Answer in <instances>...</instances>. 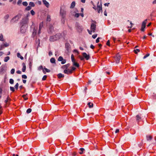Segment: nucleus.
Segmentation results:
<instances>
[{
	"instance_id": "nucleus-1",
	"label": "nucleus",
	"mask_w": 156,
	"mask_h": 156,
	"mask_svg": "<svg viewBox=\"0 0 156 156\" xmlns=\"http://www.w3.org/2000/svg\"><path fill=\"white\" fill-rule=\"evenodd\" d=\"M61 36V35L60 33H57L55 35L50 37L49 40L51 41H54L59 39Z\"/></svg>"
},
{
	"instance_id": "nucleus-2",
	"label": "nucleus",
	"mask_w": 156,
	"mask_h": 156,
	"mask_svg": "<svg viewBox=\"0 0 156 156\" xmlns=\"http://www.w3.org/2000/svg\"><path fill=\"white\" fill-rule=\"evenodd\" d=\"M29 22V19L27 17H26L22 19L21 24L22 26H28L27 24Z\"/></svg>"
},
{
	"instance_id": "nucleus-3",
	"label": "nucleus",
	"mask_w": 156,
	"mask_h": 156,
	"mask_svg": "<svg viewBox=\"0 0 156 156\" xmlns=\"http://www.w3.org/2000/svg\"><path fill=\"white\" fill-rule=\"evenodd\" d=\"M71 69H65L64 70V73L68 75L71 74L73 73V71L75 70L76 68L74 67H71Z\"/></svg>"
},
{
	"instance_id": "nucleus-4",
	"label": "nucleus",
	"mask_w": 156,
	"mask_h": 156,
	"mask_svg": "<svg viewBox=\"0 0 156 156\" xmlns=\"http://www.w3.org/2000/svg\"><path fill=\"white\" fill-rule=\"evenodd\" d=\"M92 22H93L94 23H92L91 24L90 26V29L92 30L94 32H95V31L96 30V22L93 20H92Z\"/></svg>"
},
{
	"instance_id": "nucleus-5",
	"label": "nucleus",
	"mask_w": 156,
	"mask_h": 156,
	"mask_svg": "<svg viewBox=\"0 0 156 156\" xmlns=\"http://www.w3.org/2000/svg\"><path fill=\"white\" fill-rule=\"evenodd\" d=\"M6 70V66L5 65H2L0 67V74H3L4 72Z\"/></svg>"
},
{
	"instance_id": "nucleus-6",
	"label": "nucleus",
	"mask_w": 156,
	"mask_h": 156,
	"mask_svg": "<svg viewBox=\"0 0 156 156\" xmlns=\"http://www.w3.org/2000/svg\"><path fill=\"white\" fill-rule=\"evenodd\" d=\"M28 26H21L20 27V32L21 33L24 34L26 32L27 28Z\"/></svg>"
},
{
	"instance_id": "nucleus-7",
	"label": "nucleus",
	"mask_w": 156,
	"mask_h": 156,
	"mask_svg": "<svg viewBox=\"0 0 156 156\" xmlns=\"http://www.w3.org/2000/svg\"><path fill=\"white\" fill-rule=\"evenodd\" d=\"M147 20L146 19L143 22L141 29V31H144V29L146 27V25L147 22Z\"/></svg>"
},
{
	"instance_id": "nucleus-8",
	"label": "nucleus",
	"mask_w": 156,
	"mask_h": 156,
	"mask_svg": "<svg viewBox=\"0 0 156 156\" xmlns=\"http://www.w3.org/2000/svg\"><path fill=\"white\" fill-rule=\"evenodd\" d=\"M83 56L87 60H88L90 58V56L89 54H87L85 52H83L82 54Z\"/></svg>"
},
{
	"instance_id": "nucleus-9",
	"label": "nucleus",
	"mask_w": 156,
	"mask_h": 156,
	"mask_svg": "<svg viewBox=\"0 0 156 156\" xmlns=\"http://www.w3.org/2000/svg\"><path fill=\"white\" fill-rule=\"evenodd\" d=\"M54 27L51 25H50L49 28L48 30V32L49 34H52L54 32Z\"/></svg>"
},
{
	"instance_id": "nucleus-10",
	"label": "nucleus",
	"mask_w": 156,
	"mask_h": 156,
	"mask_svg": "<svg viewBox=\"0 0 156 156\" xmlns=\"http://www.w3.org/2000/svg\"><path fill=\"white\" fill-rule=\"evenodd\" d=\"M120 56L118 54L117 55L116 57L115 58V60L116 61V63L117 64L119 63V61L120 59Z\"/></svg>"
},
{
	"instance_id": "nucleus-11",
	"label": "nucleus",
	"mask_w": 156,
	"mask_h": 156,
	"mask_svg": "<svg viewBox=\"0 0 156 156\" xmlns=\"http://www.w3.org/2000/svg\"><path fill=\"white\" fill-rule=\"evenodd\" d=\"M60 14L62 16V18L65 17V15L66 14V12L63 10L61 9L60 10Z\"/></svg>"
},
{
	"instance_id": "nucleus-12",
	"label": "nucleus",
	"mask_w": 156,
	"mask_h": 156,
	"mask_svg": "<svg viewBox=\"0 0 156 156\" xmlns=\"http://www.w3.org/2000/svg\"><path fill=\"white\" fill-rule=\"evenodd\" d=\"M42 2L44 4L47 8L49 7L50 4L46 0H42Z\"/></svg>"
},
{
	"instance_id": "nucleus-13",
	"label": "nucleus",
	"mask_w": 156,
	"mask_h": 156,
	"mask_svg": "<svg viewBox=\"0 0 156 156\" xmlns=\"http://www.w3.org/2000/svg\"><path fill=\"white\" fill-rule=\"evenodd\" d=\"M70 65V64L68 63V64H66L65 65L63 66L62 67V68L63 69H67L68 68L69 66Z\"/></svg>"
},
{
	"instance_id": "nucleus-14",
	"label": "nucleus",
	"mask_w": 156,
	"mask_h": 156,
	"mask_svg": "<svg viewBox=\"0 0 156 156\" xmlns=\"http://www.w3.org/2000/svg\"><path fill=\"white\" fill-rule=\"evenodd\" d=\"M97 10L98 11V12L99 13H100V11H102V5L101 4H100L99 5H98L97 6Z\"/></svg>"
},
{
	"instance_id": "nucleus-15",
	"label": "nucleus",
	"mask_w": 156,
	"mask_h": 156,
	"mask_svg": "<svg viewBox=\"0 0 156 156\" xmlns=\"http://www.w3.org/2000/svg\"><path fill=\"white\" fill-rule=\"evenodd\" d=\"M141 119V117L140 115H138L136 116V119L137 122H138Z\"/></svg>"
},
{
	"instance_id": "nucleus-16",
	"label": "nucleus",
	"mask_w": 156,
	"mask_h": 156,
	"mask_svg": "<svg viewBox=\"0 0 156 156\" xmlns=\"http://www.w3.org/2000/svg\"><path fill=\"white\" fill-rule=\"evenodd\" d=\"M22 66L23 67L22 69V71L24 72L25 71L26 69V66L25 64L24 63H22Z\"/></svg>"
},
{
	"instance_id": "nucleus-17",
	"label": "nucleus",
	"mask_w": 156,
	"mask_h": 156,
	"mask_svg": "<svg viewBox=\"0 0 156 156\" xmlns=\"http://www.w3.org/2000/svg\"><path fill=\"white\" fill-rule=\"evenodd\" d=\"M65 48L67 50H68L70 48V45L69 43H66L65 44Z\"/></svg>"
},
{
	"instance_id": "nucleus-18",
	"label": "nucleus",
	"mask_w": 156,
	"mask_h": 156,
	"mask_svg": "<svg viewBox=\"0 0 156 156\" xmlns=\"http://www.w3.org/2000/svg\"><path fill=\"white\" fill-rule=\"evenodd\" d=\"M77 30L79 32H81L83 29V28L82 27L78 26L77 27Z\"/></svg>"
},
{
	"instance_id": "nucleus-19",
	"label": "nucleus",
	"mask_w": 156,
	"mask_h": 156,
	"mask_svg": "<svg viewBox=\"0 0 156 156\" xmlns=\"http://www.w3.org/2000/svg\"><path fill=\"white\" fill-rule=\"evenodd\" d=\"M59 79H60L61 78H63L64 77V75L62 74L61 73H59L57 75Z\"/></svg>"
},
{
	"instance_id": "nucleus-20",
	"label": "nucleus",
	"mask_w": 156,
	"mask_h": 156,
	"mask_svg": "<svg viewBox=\"0 0 156 156\" xmlns=\"http://www.w3.org/2000/svg\"><path fill=\"white\" fill-rule=\"evenodd\" d=\"M75 6V2L73 1L71 4L70 8H73Z\"/></svg>"
},
{
	"instance_id": "nucleus-21",
	"label": "nucleus",
	"mask_w": 156,
	"mask_h": 156,
	"mask_svg": "<svg viewBox=\"0 0 156 156\" xmlns=\"http://www.w3.org/2000/svg\"><path fill=\"white\" fill-rule=\"evenodd\" d=\"M50 62L52 63L55 64V59L54 58H51L50 59Z\"/></svg>"
},
{
	"instance_id": "nucleus-22",
	"label": "nucleus",
	"mask_w": 156,
	"mask_h": 156,
	"mask_svg": "<svg viewBox=\"0 0 156 156\" xmlns=\"http://www.w3.org/2000/svg\"><path fill=\"white\" fill-rule=\"evenodd\" d=\"M38 69L39 70H40L41 69H42L44 73V74H45L46 73V72L44 71V69H43V66H40L38 68Z\"/></svg>"
},
{
	"instance_id": "nucleus-23",
	"label": "nucleus",
	"mask_w": 156,
	"mask_h": 156,
	"mask_svg": "<svg viewBox=\"0 0 156 156\" xmlns=\"http://www.w3.org/2000/svg\"><path fill=\"white\" fill-rule=\"evenodd\" d=\"M73 65L74 66H75L76 67H79V64L75 62V61H74V62H73Z\"/></svg>"
},
{
	"instance_id": "nucleus-24",
	"label": "nucleus",
	"mask_w": 156,
	"mask_h": 156,
	"mask_svg": "<svg viewBox=\"0 0 156 156\" xmlns=\"http://www.w3.org/2000/svg\"><path fill=\"white\" fill-rule=\"evenodd\" d=\"M17 55L18 58H20L21 59L23 60V56H21L19 53H17Z\"/></svg>"
},
{
	"instance_id": "nucleus-25",
	"label": "nucleus",
	"mask_w": 156,
	"mask_h": 156,
	"mask_svg": "<svg viewBox=\"0 0 156 156\" xmlns=\"http://www.w3.org/2000/svg\"><path fill=\"white\" fill-rule=\"evenodd\" d=\"M152 137L151 136H147L146 139L147 140H151L152 139Z\"/></svg>"
},
{
	"instance_id": "nucleus-26",
	"label": "nucleus",
	"mask_w": 156,
	"mask_h": 156,
	"mask_svg": "<svg viewBox=\"0 0 156 156\" xmlns=\"http://www.w3.org/2000/svg\"><path fill=\"white\" fill-rule=\"evenodd\" d=\"M87 105H88L89 107V108H92L93 106V103H91V102H89L87 104Z\"/></svg>"
},
{
	"instance_id": "nucleus-27",
	"label": "nucleus",
	"mask_w": 156,
	"mask_h": 156,
	"mask_svg": "<svg viewBox=\"0 0 156 156\" xmlns=\"http://www.w3.org/2000/svg\"><path fill=\"white\" fill-rule=\"evenodd\" d=\"M43 22H42L40 23V25H39V30H41V29L43 27Z\"/></svg>"
},
{
	"instance_id": "nucleus-28",
	"label": "nucleus",
	"mask_w": 156,
	"mask_h": 156,
	"mask_svg": "<svg viewBox=\"0 0 156 156\" xmlns=\"http://www.w3.org/2000/svg\"><path fill=\"white\" fill-rule=\"evenodd\" d=\"M9 59V56H7L5 58L4 61L5 62H7Z\"/></svg>"
},
{
	"instance_id": "nucleus-29",
	"label": "nucleus",
	"mask_w": 156,
	"mask_h": 156,
	"mask_svg": "<svg viewBox=\"0 0 156 156\" xmlns=\"http://www.w3.org/2000/svg\"><path fill=\"white\" fill-rule=\"evenodd\" d=\"M29 5L31 7H34L35 6L34 3L33 2H30L29 3Z\"/></svg>"
},
{
	"instance_id": "nucleus-30",
	"label": "nucleus",
	"mask_w": 156,
	"mask_h": 156,
	"mask_svg": "<svg viewBox=\"0 0 156 156\" xmlns=\"http://www.w3.org/2000/svg\"><path fill=\"white\" fill-rule=\"evenodd\" d=\"M4 40V38L2 34H0V41H3Z\"/></svg>"
},
{
	"instance_id": "nucleus-31",
	"label": "nucleus",
	"mask_w": 156,
	"mask_h": 156,
	"mask_svg": "<svg viewBox=\"0 0 156 156\" xmlns=\"http://www.w3.org/2000/svg\"><path fill=\"white\" fill-rule=\"evenodd\" d=\"M71 58L72 62L75 61V60L74 58V55L73 54H72L71 55Z\"/></svg>"
},
{
	"instance_id": "nucleus-32",
	"label": "nucleus",
	"mask_w": 156,
	"mask_h": 156,
	"mask_svg": "<svg viewBox=\"0 0 156 156\" xmlns=\"http://www.w3.org/2000/svg\"><path fill=\"white\" fill-rule=\"evenodd\" d=\"M47 20V21H48L49 22L51 21V16L50 15H48Z\"/></svg>"
},
{
	"instance_id": "nucleus-33",
	"label": "nucleus",
	"mask_w": 156,
	"mask_h": 156,
	"mask_svg": "<svg viewBox=\"0 0 156 156\" xmlns=\"http://www.w3.org/2000/svg\"><path fill=\"white\" fill-rule=\"evenodd\" d=\"M131 79H132V80H134V79L136 80H137V76H136L135 75H134L133 76H131Z\"/></svg>"
},
{
	"instance_id": "nucleus-34",
	"label": "nucleus",
	"mask_w": 156,
	"mask_h": 156,
	"mask_svg": "<svg viewBox=\"0 0 156 156\" xmlns=\"http://www.w3.org/2000/svg\"><path fill=\"white\" fill-rule=\"evenodd\" d=\"M63 58L62 56H59L58 58V61H61L62 60H63Z\"/></svg>"
},
{
	"instance_id": "nucleus-35",
	"label": "nucleus",
	"mask_w": 156,
	"mask_h": 156,
	"mask_svg": "<svg viewBox=\"0 0 156 156\" xmlns=\"http://www.w3.org/2000/svg\"><path fill=\"white\" fill-rule=\"evenodd\" d=\"M9 17V14H7L5 15L4 17V19L5 20L8 19Z\"/></svg>"
},
{
	"instance_id": "nucleus-36",
	"label": "nucleus",
	"mask_w": 156,
	"mask_h": 156,
	"mask_svg": "<svg viewBox=\"0 0 156 156\" xmlns=\"http://www.w3.org/2000/svg\"><path fill=\"white\" fill-rule=\"evenodd\" d=\"M14 81L12 79H10L9 80V83L11 84H13L14 83Z\"/></svg>"
},
{
	"instance_id": "nucleus-37",
	"label": "nucleus",
	"mask_w": 156,
	"mask_h": 156,
	"mask_svg": "<svg viewBox=\"0 0 156 156\" xmlns=\"http://www.w3.org/2000/svg\"><path fill=\"white\" fill-rule=\"evenodd\" d=\"M22 4L24 6H27L28 5V3L27 2H23Z\"/></svg>"
},
{
	"instance_id": "nucleus-38",
	"label": "nucleus",
	"mask_w": 156,
	"mask_h": 156,
	"mask_svg": "<svg viewBox=\"0 0 156 156\" xmlns=\"http://www.w3.org/2000/svg\"><path fill=\"white\" fill-rule=\"evenodd\" d=\"M31 9V7L30 6H28L25 9H26V10H27L29 11V10H30Z\"/></svg>"
},
{
	"instance_id": "nucleus-39",
	"label": "nucleus",
	"mask_w": 156,
	"mask_h": 156,
	"mask_svg": "<svg viewBox=\"0 0 156 156\" xmlns=\"http://www.w3.org/2000/svg\"><path fill=\"white\" fill-rule=\"evenodd\" d=\"M10 90L13 92H14L15 91V88L13 87H10Z\"/></svg>"
},
{
	"instance_id": "nucleus-40",
	"label": "nucleus",
	"mask_w": 156,
	"mask_h": 156,
	"mask_svg": "<svg viewBox=\"0 0 156 156\" xmlns=\"http://www.w3.org/2000/svg\"><path fill=\"white\" fill-rule=\"evenodd\" d=\"M31 109L29 108L27 110L26 112L27 113H29L31 112Z\"/></svg>"
},
{
	"instance_id": "nucleus-41",
	"label": "nucleus",
	"mask_w": 156,
	"mask_h": 156,
	"mask_svg": "<svg viewBox=\"0 0 156 156\" xmlns=\"http://www.w3.org/2000/svg\"><path fill=\"white\" fill-rule=\"evenodd\" d=\"M27 95V94H24V95H22V97H23V98H24V100H27L28 99V98H25V96H26V95Z\"/></svg>"
},
{
	"instance_id": "nucleus-42",
	"label": "nucleus",
	"mask_w": 156,
	"mask_h": 156,
	"mask_svg": "<svg viewBox=\"0 0 156 156\" xmlns=\"http://www.w3.org/2000/svg\"><path fill=\"white\" fill-rule=\"evenodd\" d=\"M18 86H19V83H17L14 86L16 90H17L18 89Z\"/></svg>"
},
{
	"instance_id": "nucleus-43",
	"label": "nucleus",
	"mask_w": 156,
	"mask_h": 156,
	"mask_svg": "<svg viewBox=\"0 0 156 156\" xmlns=\"http://www.w3.org/2000/svg\"><path fill=\"white\" fill-rule=\"evenodd\" d=\"M80 150L81 151V152H80V154H82L83 151L84 150V149L83 148H81L80 149Z\"/></svg>"
},
{
	"instance_id": "nucleus-44",
	"label": "nucleus",
	"mask_w": 156,
	"mask_h": 156,
	"mask_svg": "<svg viewBox=\"0 0 156 156\" xmlns=\"http://www.w3.org/2000/svg\"><path fill=\"white\" fill-rule=\"evenodd\" d=\"M15 70L14 69H12L11 70V73L13 74L14 73Z\"/></svg>"
},
{
	"instance_id": "nucleus-45",
	"label": "nucleus",
	"mask_w": 156,
	"mask_h": 156,
	"mask_svg": "<svg viewBox=\"0 0 156 156\" xmlns=\"http://www.w3.org/2000/svg\"><path fill=\"white\" fill-rule=\"evenodd\" d=\"M22 77L23 79H26L27 78V76L25 75H23L22 76Z\"/></svg>"
},
{
	"instance_id": "nucleus-46",
	"label": "nucleus",
	"mask_w": 156,
	"mask_h": 156,
	"mask_svg": "<svg viewBox=\"0 0 156 156\" xmlns=\"http://www.w3.org/2000/svg\"><path fill=\"white\" fill-rule=\"evenodd\" d=\"M30 13L32 16L34 15L35 14V12L33 10H31Z\"/></svg>"
},
{
	"instance_id": "nucleus-47",
	"label": "nucleus",
	"mask_w": 156,
	"mask_h": 156,
	"mask_svg": "<svg viewBox=\"0 0 156 156\" xmlns=\"http://www.w3.org/2000/svg\"><path fill=\"white\" fill-rule=\"evenodd\" d=\"M47 76L46 75H44L43 76V77L42 78V80H45L47 78Z\"/></svg>"
},
{
	"instance_id": "nucleus-48",
	"label": "nucleus",
	"mask_w": 156,
	"mask_h": 156,
	"mask_svg": "<svg viewBox=\"0 0 156 156\" xmlns=\"http://www.w3.org/2000/svg\"><path fill=\"white\" fill-rule=\"evenodd\" d=\"M61 61V64H63L66 63V59H63V60H62Z\"/></svg>"
},
{
	"instance_id": "nucleus-49",
	"label": "nucleus",
	"mask_w": 156,
	"mask_h": 156,
	"mask_svg": "<svg viewBox=\"0 0 156 156\" xmlns=\"http://www.w3.org/2000/svg\"><path fill=\"white\" fill-rule=\"evenodd\" d=\"M150 55V54H149V53H148L147 54L145 55L144 57H143V59H145L147 57H148V56H149Z\"/></svg>"
},
{
	"instance_id": "nucleus-50",
	"label": "nucleus",
	"mask_w": 156,
	"mask_h": 156,
	"mask_svg": "<svg viewBox=\"0 0 156 156\" xmlns=\"http://www.w3.org/2000/svg\"><path fill=\"white\" fill-rule=\"evenodd\" d=\"M87 87H85L84 88V91H83V92H84V94H85L87 92Z\"/></svg>"
},
{
	"instance_id": "nucleus-51",
	"label": "nucleus",
	"mask_w": 156,
	"mask_h": 156,
	"mask_svg": "<svg viewBox=\"0 0 156 156\" xmlns=\"http://www.w3.org/2000/svg\"><path fill=\"white\" fill-rule=\"evenodd\" d=\"M4 48V45L3 44L1 45L0 46V50H2Z\"/></svg>"
},
{
	"instance_id": "nucleus-52",
	"label": "nucleus",
	"mask_w": 156,
	"mask_h": 156,
	"mask_svg": "<svg viewBox=\"0 0 156 156\" xmlns=\"http://www.w3.org/2000/svg\"><path fill=\"white\" fill-rule=\"evenodd\" d=\"M153 98L154 99H156V94L154 93H153V94L152 95Z\"/></svg>"
},
{
	"instance_id": "nucleus-53",
	"label": "nucleus",
	"mask_w": 156,
	"mask_h": 156,
	"mask_svg": "<svg viewBox=\"0 0 156 156\" xmlns=\"http://www.w3.org/2000/svg\"><path fill=\"white\" fill-rule=\"evenodd\" d=\"M44 69L45 70L46 72H47L49 73L50 72V70L49 69L46 68H44Z\"/></svg>"
},
{
	"instance_id": "nucleus-54",
	"label": "nucleus",
	"mask_w": 156,
	"mask_h": 156,
	"mask_svg": "<svg viewBox=\"0 0 156 156\" xmlns=\"http://www.w3.org/2000/svg\"><path fill=\"white\" fill-rule=\"evenodd\" d=\"M3 45L4 47H7L9 46V44L7 43H5Z\"/></svg>"
},
{
	"instance_id": "nucleus-55",
	"label": "nucleus",
	"mask_w": 156,
	"mask_h": 156,
	"mask_svg": "<svg viewBox=\"0 0 156 156\" xmlns=\"http://www.w3.org/2000/svg\"><path fill=\"white\" fill-rule=\"evenodd\" d=\"M106 44L107 45L110 46V41L109 40H108L106 43Z\"/></svg>"
},
{
	"instance_id": "nucleus-56",
	"label": "nucleus",
	"mask_w": 156,
	"mask_h": 156,
	"mask_svg": "<svg viewBox=\"0 0 156 156\" xmlns=\"http://www.w3.org/2000/svg\"><path fill=\"white\" fill-rule=\"evenodd\" d=\"M97 34H94L92 36V37L94 39H95L97 37Z\"/></svg>"
},
{
	"instance_id": "nucleus-57",
	"label": "nucleus",
	"mask_w": 156,
	"mask_h": 156,
	"mask_svg": "<svg viewBox=\"0 0 156 156\" xmlns=\"http://www.w3.org/2000/svg\"><path fill=\"white\" fill-rule=\"evenodd\" d=\"M22 1L21 0H19L17 2L18 5H19L20 4L22 3Z\"/></svg>"
},
{
	"instance_id": "nucleus-58",
	"label": "nucleus",
	"mask_w": 156,
	"mask_h": 156,
	"mask_svg": "<svg viewBox=\"0 0 156 156\" xmlns=\"http://www.w3.org/2000/svg\"><path fill=\"white\" fill-rule=\"evenodd\" d=\"M79 16V14L78 13H76L75 15V16L76 17H78Z\"/></svg>"
},
{
	"instance_id": "nucleus-59",
	"label": "nucleus",
	"mask_w": 156,
	"mask_h": 156,
	"mask_svg": "<svg viewBox=\"0 0 156 156\" xmlns=\"http://www.w3.org/2000/svg\"><path fill=\"white\" fill-rule=\"evenodd\" d=\"M87 30L89 34L90 35L92 34L91 32L93 31L92 30H91V31H90V30L89 29H87Z\"/></svg>"
},
{
	"instance_id": "nucleus-60",
	"label": "nucleus",
	"mask_w": 156,
	"mask_h": 156,
	"mask_svg": "<svg viewBox=\"0 0 156 156\" xmlns=\"http://www.w3.org/2000/svg\"><path fill=\"white\" fill-rule=\"evenodd\" d=\"M16 73L18 74H21V73H22V72L21 71H20V70H17L16 72Z\"/></svg>"
},
{
	"instance_id": "nucleus-61",
	"label": "nucleus",
	"mask_w": 156,
	"mask_h": 156,
	"mask_svg": "<svg viewBox=\"0 0 156 156\" xmlns=\"http://www.w3.org/2000/svg\"><path fill=\"white\" fill-rule=\"evenodd\" d=\"M100 38V37L98 38L96 40V43H98L99 42V39Z\"/></svg>"
},
{
	"instance_id": "nucleus-62",
	"label": "nucleus",
	"mask_w": 156,
	"mask_h": 156,
	"mask_svg": "<svg viewBox=\"0 0 156 156\" xmlns=\"http://www.w3.org/2000/svg\"><path fill=\"white\" fill-rule=\"evenodd\" d=\"M128 22H130V24L131 25V26L130 27V28H131L132 27V25L133 24V23H132L131 21H129V20H128Z\"/></svg>"
},
{
	"instance_id": "nucleus-63",
	"label": "nucleus",
	"mask_w": 156,
	"mask_h": 156,
	"mask_svg": "<svg viewBox=\"0 0 156 156\" xmlns=\"http://www.w3.org/2000/svg\"><path fill=\"white\" fill-rule=\"evenodd\" d=\"M79 57L80 58V59L81 60H83L84 59V57H82L81 56H79Z\"/></svg>"
},
{
	"instance_id": "nucleus-64",
	"label": "nucleus",
	"mask_w": 156,
	"mask_h": 156,
	"mask_svg": "<svg viewBox=\"0 0 156 156\" xmlns=\"http://www.w3.org/2000/svg\"><path fill=\"white\" fill-rule=\"evenodd\" d=\"M90 48L92 49H94L95 47L93 45L91 44L90 46Z\"/></svg>"
}]
</instances>
